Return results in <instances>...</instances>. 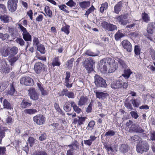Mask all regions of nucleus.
<instances>
[{
	"label": "nucleus",
	"instance_id": "nucleus-1",
	"mask_svg": "<svg viewBox=\"0 0 155 155\" xmlns=\"http://www.w3.org/2000/svg\"><path fill=\"white\" fill-rule=\"evenodd\" d=\"M128 86V82H126L124 79L121 77H120L117 80L113 81L111 84V87L114 89H126Z\"/></svg>",
	"mask_w": 155,
	"mask_h": 155
},
{
	"label": "nucleus",
	"instance_id": "nucleus-2",
	"mask_svg": "<svg viewBox=\"0 0 155 155\" xmlns=\"http://www.w3.org/2000/svg\"><path fill=\"white\" fill-rule=\"evenodd\" d=\"M101 61L105 63L106 64H108L110 67L108 71V73L114 72L118 67V64L115 62V60L113 58L107 57L101 60Z\"/></svg>",
	"mask_w": 155,
	"mask_h": 155
},
{
	"label": "nucleus",
	"instance_id": "nucleus-3",
	"mask_svg": "<svg viewBox=\"0 0 155 155\" xmlns=\"http://www.w3.org/2000/svg\"><path fill=\"white\" fill-rule=\"evenodd\" d=\"M136 149L138 153L142 154L144 152L148 151L149 149V146L147 142L142 140L137 143Z\"/></svg>",
	"mask_w": 155,
	"mask_h": 155
},
{
	"label": "nucleus",
	"instance_id": "nucleus-4",
	"mask_svg": "<svg viewBox=\"0 0 155 155\" xmlns=\"http://www.w3.org/2000/svg\"><path fill=\"white\" fill-rule=\"evenodd\" d=\"M79 145L78 142L75 140L71 144L68 145L64 146V147H68L70 148V149L67 151L66 155H73L74 153L76 150H79Z\"/></svg>",
	"mask_w": 155,
	"mask_h": 155
},
{
	"label": "nucleus",
	"instance_id": "nucleus-5",
	"mask_svg": "<svg viewBox=\"0 0 155 155\" xmlns=\"http://www.w3.org/2000/svg\"><path fill=\"white\" fill-rule=\"evenodd\" d=\"M34 70L37 74H39L47 71V67L41 62H36L34 64Z\"/></svg>",
	"mask_w": 155,
	"mask_h": 155
},
{
	"label": "nucleus",
	"instance_id": "nucleus-6",
	"mask_svg": "<svg viewBox=\"0 0 155 155\" xmlns=\"http://www.w3.org/2000/svg\"><path fill=\"white\" fill-rule=\"evenodd\" d=\"M95 62L92 58H88L84 62V66L88 73H90L93 70V65Z\"/></svg>",
	"mask_w": 155,
	"mask_h": 155
},
{
	"label": "nucleus",
	"instance_id": "nucleus-7",
	"mask_svg": "<svg viewBox=\"0 0 155 155\" xmlns=\"http://www.w3.org/2000/svg\"><path fill=\"white\" fill-rule=\"evenodd\" d=\"M128 14L126 13L120 15H117L115 18L117 21L121 25H126L129 23V21L127 20Z\"/></svg>",
	"mask_w": 155,
	"mask_h": 155
},
{
	"label": "nucleus",
	"instance_id": "nucleus-8",
	"mask_svg": "<svg viewBox=\"0 0 155 155\" xmlns=\"http://www.w3.org/2000/svg\"><path fill=\"white\" fill-rule=\"evenodd\" d=\"M33 120L36 124L41 125L45 123L46 118L42 114H37L33 117Z\"/></svg>",
	"mask_w": 155,
	"mask_h": 155
},
{
	"label": "nucleus",
	"instance_id": "nucleus-9",
	"mask_svg": "<svg viewBox=\"0 0 155 155\" xmlns=\"http://www.w3.org/2000/svg\"><path fill=\"white\" fill-rule=\"evenodd\" d=\"M51 125L53 126L54 128L53 129V132L56 133L58 132V134L59 135H64L65 133V131L64 129V127L59 125L58 123H53L51 124Z\"/></svg>",
	"mask_w": 155,
	"mask_h": 155
},
{
	"label": "nucleus",
	"instance_id": "nucleus-10",
	"mask_svg": "<svg viewBox=\"0 0 155 155\" xmlns=\"http://www.w3.org/2000/svg\"><path fill=\"white\" fill-rule=\"evenodd\" d=\"M20 83L22 85L31 86L34 84L33 79L29 77L25 76L22 77L20 79Z\"/></svg>",
	"mask_w": 155,
	"mask_h": 155
},
{
	"label": "nucleus",
	"instance_id": "nucleus-11",
	"mask_svg": "<svg viewBox=\"0 0 155 155\" xmlns=\"http://www.w3.org/2000/svg\"><path fill=\"white\" fill-rule=\"evenodd\" d=\"M95 83L97 87H105L107 85L106 81L99 75L96 74L95 77Z\"/></svg>",
	"mask_w": 155,
	"mask_h": 155
},
{
	"label": "nucleus",
	"instance_id": "nucleus-12",
	"mask_svg": "<svg viewBox=\"0 0 155 155\" xmlns=\"http://www.w3.org/2000/svg\"><path fill=\"white\" fill-rule=\"evenodd\" d=\"M101 25L102 27L105 30H107L109 31H113L114 30H117V27L116 25L109 23L105 21L102 22L101 23Z\"/></svg>",
	"mask_w": 155,
	"mask_h": 155
},
{
	"label": "nucleus",
	"instance_id": "nucleus-13",
	"mask_svg": "<svg viewBox=\"0 0 155 155\" xmlns=\"http://www.w3.org/2000/svg\"><path fill=\"white\" fill-rule=\"evenodd\" d=\"M129 131L130 133H143L144 132L145 130L142 129L136 124H132L130 127Z\"/></svg>",
	"mask_w": 155,
	"mask_h": 155
},
{
	"label": "nucleus",
	"instance_id": "nucleus-14",
	"mask_svg": "<svg viewBox=\"0 0 155 155\" xmlns=\"http://www.w3.org/2000/svg\"><path fill=\"white\" fill-rule=\"evenodd\" d=\"M29 96L30 98L33 100H37L38 99L39 94L36 91L35 88H30L28 90Z\"/></svg>",
	"mask_w": 155,
	"mask_h": 155
},
{
	"label": "nucleus",
	"instance_id": "nucleus-15",
	"mask_svg": "<svg viewBox=\"0 0 155 155\" xmlns=\"http://www.w3.org/2000/svg\"><path fill=\"white\" fill-rule=\"evenodd\" d=\"M11 70L12 68L6 63L3 64L0 66V72L3 74L9 73Z\"/></svg>",
	"mask_w": 155,
	"mask_h": 155
},
{
	"label": "nucleus",
	"instance_id": "nucleus-16",
	"mask_svg": "<svg viewBox=\"0 0 155 155\" xmlns=\"http://www.w3.org/2000/svg\"><path fill=\"white\" fill-rule=\"evenodd\" d=\"M18 1H8V8L11 12H15L17 8Z\"/></svg>",
	"mask_w": 155,
	"mask_h": 155
},
{
	"label": "nucleus",
	"instance_id": "nucleus-17",
	"mask_svg": "<svg viewBox=\"0 0 155 155\" xmlns=\"http://www.w3.org/2000/svg\"><path fill=\"white\" fill-rule=\"evenodd\" d=\"M87 119L86 117L78 116L73 120V123L74 124H77L80 126L84 124V122Z\"/></svg>",
	"mask_w": 155,
	"mask_h": 155
},
{
	"label": "nucleus",
	"instance_id": "nucleus-18",
	"mask_svg": "<svg viewBox=\"0 0 155 155\" xmlns=\"http://www.w3.org/2000/svg\"><path fill=\"white\" fill-rule=\"evenodd\" d=\"M122 45L127 51L130 52L132 50V46L131 43L127 40L123 41L121 42Z\"/></svg>",
	"mask_w": 155,
	"mask_h": 155
},
{
	"label": "nucleus",
	"instance_id": "nucleus-19",
	"mask_svg": "<svg viewBox=\"0 0 155 155\" xmlns=\"http://www.w3.org/2000/svg\"><path fill=\"white\" fill-rule=\"evenodd\" d=\"M31 102L28 99L26 98L23 99L20 104V107L22 109L28 108L32 105Z\"/></svg>",
	"mask_w": 155,
	"mask_h": 155
},
{
	"label": "nucleus",
	"instance_id": "nucleus-20",
	"mask_svg": "<svg viewBox=\"0 0 155 155\" xmlns=\"http://www.w3.org/2000/svg\"><path fill=\"white\" fill-rule=\"evenodd\" d=\"M88 100V98L86 96H81L78 102V105L80 106L84 105Z\"/></svg>",
	"mask_w": 155,
	"mask_h": 155
},
{
	"label": "nucleus",
	"instance_id": "nucleus-21",
	"mask_svg": "<svg viewBox=\"0 0 155 155\" xmlns=\"http://www.w3.org/2000/svg\"><path fill=\"white\" fill-rule=\"evenodd\" d=\"M99 69L101 72L103 74H106L107 71V65L105 63L100 61L99 63Z\"/></svg>",
	"mask_w": 155,
	"mask_h": 155
},
{
	"label": "nucleus",
	"instance_id": "nucleus-22",
	"mask_svg": "<svg viewBox=\"0 0 155 155\" xmlns=\"http://www.w3.org/2000/svg\"><path fill=\"white\" fill-rule=\"evenodd\" d=\"M74 102V101H70L66 102L63 107V109L64 110L67 112H69L71 110V108L70 106L71 105V102Z\"/></svg>",
	"mask_w": 155,
	"mask_h": 155
},
{
	"label": "nucleus",
	"instance_id": "nucleus-23",
	"mask_svg": "<svg viewBox=\"0 0 155 155\" xmlns=\"http://www.w3.org/2000/svg\"><path fill=\"white\" fill-rule=\"evenodd\" d=\"M94 93L95 94L96 97L99 99L105 98L108 95L107 93H104L103 92H99L96 91H94Z\"/></svg>",
	"mask_w": 155,
	"mask_h": 155
},
{
	"label": "nucleus",
	"instance_id": "nucleus-24",
	"mask_svg": "<svg viewBox=\"0 0 155 155\" xmlns=\"http://www.w3.org/2000/svg\"><path fill=\"white\" fill-rule=\"evenodd\" d=\"M51 64L52 66L53 67H54L56 66H59L61 64V63L58 57H55L53 58Z\"/></svg>",
	"mask_w": 155,
	"mask_h": 155
},
{
	"label": "nucleus",
	"instance_id": "nucleus-25",
	"mask_svg": "<svg viewBox=\"0 0 155 155\" xmlns=\"http://www.w3.org/2000/svg\"><path fill=\"white\" fill-rule=\"evenodd\" d=\"M71 107H73L74 110L77 114H79L82 112L81 109L77 106L74 102H71Z\"/></svg>",
	"mask_w": 155,
	"mask_h": 155
},
{
	"label": "nucleus",
	"instance_id": "nucleus-26",
	"mask_svg": "<svg viewBox=\"0 0 155 155\" xmlns=\"http://www.w3.org/2000/svg\"><path fill=\"white\" fill-rule=\"evenodd\" d=\"M141 16L143 21L145 22L148 23L150 20L149 16L145 12L142 13Z\"/></svg>",
	"mask_w": 155,
	"mask_h": 155
},
{
	"label": "nucleus",
	"instance_id": "nucleus-27",
	"mask_svg": "<svg viewBox=\"0 0 155 155\" xmlns=\"http://www.w3.org/2000/svg\"><path fill=\"white\" fill-rule=\"evenodd\" d=\"M10 16L6 15L4 14L1 15L0 16V18L2 21L4 23L9 22L10 21Z\"/></svg>",
	"mask_w": 155,
	"mask_h": 155
},
{
	"label": "nucleus",
	"instance_id": "nucleus-28",
	"mask_svg": "<svg viewBox=\"0 0 155 155\" xmlns=\"http://www.w3.org/2000/svg\"><path fill=\"white\" fill-rule=\"evenodd\" d=\"M155 28L154 25L152 23H150L148 24L147 31L148 33L152 34L154 32Z\"/></svg>",
	"mask_w": 155,
	"mask_h": 155
},
{
	"label": "nucleus",
	"instance_id": "nucleus-29",
	"mask_svg": "<svg viewBox=\"0 0 155 155\" xmlns=\"http://www.w3.org/2000/svg\"><path fill=\"white\" fill-rule=\"evenodd\" d=\"M23 39L26 41H31V36L30 33L27 32L24 34H22Z\"/></svg>",
	"mask_w": 155,
	"mask_h": 155
},
{
	"label": "nucleus",
	"instance_id": "nucleus-30",
	"mask_svg": "<svg viewBox=\"0 0 155 155\" xmlns=\"http://www.w3.org/2000/svg\"><path fill=\"white\" fill-rule=\"evenodd\" d=\"M132 73V72L130 71V69L128 68L124 70V74H122V76L126 79H127L129 78Z\"/></svg>",
	"mask_w": 155,
	"mask_h": 155
},
{
	"label": "nucleus",
	"instance_id": "nucleus-31",
	"mask_svg": "<svg viewBox=\"0 0 155 155\" xmlns=\"http://www.w3.org/2000/svg\"><path fill=\"white\" fill-rule=\"evenodd\" d=\"M9 48L10 56H14L17 53L18 48L17 47H13L12 48Z\"/></svg>",
	"mask_w": 155,
	"mask_h": 155
},
{
	"label": "nucleus",
	"instance_id": "nucleus-32",
	"mask_svg": "<svg viewBox=\"0 0 155 155\" xmlns=\"http://www.w3.org/2000/svg\"><path fill=\"white\" fill-rule=\"evenodd\" d=\"M24 113L26 114H33L37 112V110L35 109L31 108L25 109L24 110Z\"/></svg>",
	"mask_w": 155,
	"mask_h": 155
},
{
	"label": "nucleus",
	"instance_id": "nucleus-33",
	"mask_svg": "<svg viewBox=\"0 0 155 155\" xmlns=\"http://www.w3.org/2000/svg\"><path fill=\"white\" fill-rule=\"evenodd\" d=\"M80 7L83 9H85L90 6V2L89 1H83L80 3Z\"/></svg>",
	"mask_w": 155,
	"mask_h": 155
},
{
	"label": "nucleus",
	"instance_id": "nucleus-34",
	"mask_svg": "<svg viewBox=\"0 0 155 155\" xmlns=\"http://www.w3.org/2000/svg\"><path fill=\"white\" fill-rule=\"evenodd\" d=\"M11 86L10 88V89L8 91L7 93L8 94L13 96L14 95V93L15 91V88L14 87V82H13L11 84Z\"/></svg>",
	"mask_w": 155,
	"mask_h": 155
},
{
	"label": "nucleus",
	"instance_id": "nucleus-35",
	"mask_svg": "<svg viewBox=\"0 0 155 155\" xmlns=\"http://www.w3.org/2000/svg\"><path fill=\"white\" fill-rule=\"evenodd\" d=\"M128 146L125 144H122L120 147V150L123 153H126L128 151Z\"/></svg>",
	"mask_w": 155,
	"mask_h": 155
},
{
	"label": "nucleus",
	"instance_id": "nucleus-36",
	"mask_svg": "<svg viewBox=\"0 0 155 155\" xmlns=\"http://www.w3.org/2000/svg\"><path fill=\"white\" fill-rule=\"evenodd\" d=\"M95 125V122L93 120H91L87 126L86 129L88 130H92L93 129Z\"/></svg>",
	"mask_w": 155,
	"mask_h": 155
},
{
	"label": "nucleus",
	"instance_id": "nucleus-37",
	"mask_svg": "<svg viewBox=\"0 0 155 155\" xmlns=\"http://www.w3.org/2000/svg\"><path fill=\"white\" fill-rule=\"evenodd\" d=\"M124 36V35L121 32L120 30H118L114 35L115 38L117 41L118 40Z\"/></svg>",
	"mask_w": 155,
	"mask_h": 155
},
{
	"label": "nucleus",
	"instance_id": "nucleus-38",
	"mask_svg": "<svg viewBox=\"0 0 155 155\" xmlns=\"http://www.w3.org/2000/svg\"><path fill=\"white\" fill-rule=\"evenodd\" d=\"M44 10L45 13L49 17L51 18L52 17V12L48 6H46Z\"/></svg>",
	"mask_w": 155,
	"mask_h": 155
},
{
	"label": "nucleus",
	"instance_id": "nucleus-39",
	"mask_svg": "<svg viewBox=\"0 0 155 155\" xmlns=\"http://www.w3.org/2000/svg\"><path fill=\"white\" fill-rule=\"evenodd\" d=\"M4 108L8 109H11L12 106L10 103L6 99H5L3 102Z\"/></svg>",
	"mask_w": 155,
	"mask_h": 155
},
{
	"label": "nucleus",
	"instance_id": "nucleus-40",
	"mask_svg": "<svg viewBox=\"0 0 155 155\" xmlns=\"http://www.w3.org/2000/svg\"><path fill=\"white\" fill-rule=\"evenodd\" d=\"M74 61V58H72L71 59L68 60L66 64L67 67L69 69H71L73 67V63Z\"/></svg>",
	"mask_w": 155,
	"mask_h": 155
},
{
	"label": "nucleus",
	"instance_id": "nucleus-41",
	"mask_svg": "<svg viewBox=\"0 0 155 155\" xmlns=\"http://www.w3.org/2000/svg\"><path fill=\"white\" fill-rule=\"evenodd\" d=\"M37 47V50L39 51L41 53L44 54L45 53V48L43 45L40 44Z\"/></svg>",
	"mask_w": 155,
	"mask_h": 155
},
{
	"label": "nucleus",
	"instance_id": "nucleus-42",
	"mask_svg": "<svg viewBox=\"0 0 155 155\" xmlns=\"http://www.w3.org/2000/svg\"><path fill=\"white\" fill-rule=\"evenodd\" d=\"M70 28V26L68 25H66L63 26L61 28V31L64 32L66 34L68 35L69 34L70 31L69 29Z\"/></svg>",
	"mask_w": 155,
	"mask_h": 155
},
{
	"label": "nucleus",
	"instance_id": "nucleus-43",
	"mask_svg": "<svg viewBox=\"0 0 155 155\" xmlns=\"http://www.w3.org/2000/svg\"><path fill=\"white\" fill-rule=\"evenodd\" d=\"M58 7L60 9L63 11L64 12L68 13L69 11H68V8L64 5H58Z\"/></svg>",
	"mask_w": 155,
	"mask_h": 155
},
{
	"label": "nucleus",
	"instance_id": "nucleus-44",
	"mask_svg": "<svg viewBox=\"0 0 155 155\" xmlns=\"http://www.w3.org/2000/svg\"><path fill=\"white\" fill-rule=\"evenodd\" d=\"M131 140L133 142H136L137 141H139L140 142L142 140V138L137 135H135L131 137Z\"/></svg>",
	"mask_w": 155,
	"mask_h": 155
},
{
	"label": "nucleus",
	"instance_id": "nucleus-45",
	"mask_svg": "<svg viewBox=\"0 0 155 155\" xmlns=\"http://www.w3.org/2000/svg\"><path fill=\"white\" fill-rule=\"evenodd\" d=\"M8 29L9 32L11 33V35L12 36H14L16 33V28L13 27H8Z\"/></svg>",
	"mask_w": 155,
	"mask_h": 155
},
{
	"label": "nucleus",
	"instance_id": "nucleus-46",
	"mask_svg": "<svg viewBox=\"0 0 155 155\" xmlns=\"http://www.w3.org/2000/svg\"><path fill=\"white\" fill-rule=\"evenodd\" d=\"M95 8L93 5H92L91 7L87 10L86 12L84 15L87 16V17L88 18L89 15L93 12Z\"/></svg>",
	"mask_w": 155,
	"mask_h": 155
},
{
	"label": "nucleus",
	"instance_id": "nucleus-47",
	"mask_svg": "<svg viewBox=\"0 0 155 155\" xmlns=\"http://www.w3.org/2000/svg\"><path fill=\"white\" fill-rule=\"evenodd\" d=\"M85 54L86 55L89 56H97V54L93 52H92L90 50H87L85 53Z\"/></svg>",
	"mask_w": 155,
	"mask_h": 155
},
{
	"label": "nucleus",
	"instance_id": "nucleus-48",
	"mask_svg": "<svg viewBox=\"0 0 155 155\" xmlns=\"http://www.w3.org/2000/svg\"><path fill=\"white\" fill-rule=\"evenodd\" d=\"M130 101L134 107H139L140 103L137 101V99L134 98L131 99Z\"/></svg>",
	"mask_w": 155,
	"mask_h": 155
},
{
	"label": "nucleus",
	"instance_id": "nucleus-49",
	"mask_svg": "<svg viewBox=\"0 0 155 155\" xmlns=\"http://www.w3.org/2000/svg\"><path fill=\"white\" fill-rule=\"evenodd\" d=\"M141 49L137 45H136L134 47V53L137 55H140V53Z\"/></svg>",
	"mask_w": 155,
	"mask_h": 155
},
{
	"label": "nucleus",
	"instance_id": "nucleus-50",
	"mask_svg": "<svg viewBox=\"0 0 155 155\" xmlns=\"http://www.w3.org/2000/svg\"><path fill=\"white\" fill-rule=\"evenodd\" d=\"M15 41L16 43L19 44L21 46H23L25 45V42L21 38H17L15 40Z\"/></svg>",
	"mask_w": 155,
	"mask_h": 155
},
{
	"label": "nucleus",
	"instance_id": "nucleus-51",
	"mask_svg": "<svg viewBox=\"0 0 155 155\" xmlns=\"http://www.w3.org/2000/svg\"><path fill=\"white\" fill-rule=\"evenodd\" d=\"M35 139L33 137H29L28 141L30 146L31 147L34 145L35 142Z\"/></svg>",
	"mask_w": 155,
	"mask_h": 155
},
{
	"label": "nucleus",
	"instance_id": "nucleus-52",
	"mask_svg": "<svg viewBox=\"0 0 155 155\" xmlns=\"http://www.w3.org/2000/svg\"><path fill=\"white\" fill-rule=\"evenodd\" d=\"M93 101H91L90 103L86 108V112L87 113H89L91 112L92 110V106L93 105L92 103H93Z\"/></svg>",
	"mask_w": 155,
	"mask_h": 155
},
{
	"label": "nucleus",
	"instance_id": "nucleus-53",
	"mask_svg": "<svg viewBox=\"0 0 155 155\" xmlns=\"http://www.w3.org/2000/svg\"><path fill=\"white\" fill-rule=\"evenodd\" d=\"M108 6V4L107 2H105L104 3L102 4L100 8V11L103 13L104 12V10L107 8Z\"/></svg>",
	"mask_w": 155,
	"mask_h": 155
},
{
	"label": "nucleus",
	"instance_id": "nucleus-54",
	"mask_svg": "<svg viewBox=\"0 0 155 155\" xmlns=\"http://www.w3.org/2000/svg\"><path fill=\"white\" fill-rule=\"evenodd\" d=\"M125 106L128 109L130 110H133L131 104L129 102L126 101L124 103Z\"/></svg>",
	"mask_w": 155,
	"mask_h": 155
},
{
	"label": "nucleus",
	"instance_id": "nucleus-55",
	"mask_svg": "<svg viewBox=\"0 0 155 155\" xmlns=\"http://www.w3.org/2000/svg\"><path fill=\"white\" fill-rule=\"evenodd\" d=\"M149 52L152 60H155V51L154 50L153 48H150L149 50Z\"/></svg>",
	"mask_w": 155,
	"mask_h": 155
},
{
	"label": "nucleus",
	"instance_id": "nucleus-56",
	"mask_svg": "<svg viewBox=\"0 0 155 155\" xmlns=\"http://www.w3.org/2000/svg\"><path fill=\"white\" fill-rule=\"evenodd\" d=\"M40 42L38 38L37 37H34L33 40V45L36 46L37 47L38 45Z\"/></svg>",
	"mask_w": 155,
	"mask_h": 155
},
{
	"label": "nucleus",
	"instance_id": "nucleus-57",
	"mask_svg": "<svg viewBox=\"0 0 155 155\" xmlns=\"http://www.w3.org/2000/svg\"><path fill=\"white\" fill-rule=\"evenodd\" d=\"M18 26L21 31L22 32V34H24L28 32L26 28L24 27L21 24H18Z\"/></svg>",
	"mask_w": 155,
	"mask_h": 155
},
{
	"label": "nucleus",
	"instance_id": "nucleus-58",
	"mask_svg": "<svg viewBox=\"0 0 155 155\" xmlns=\"http://www.w3.org/2000/svg\"><path fill=\"white\" fill-rule=\"evenodd\" d=\"M47 134L45 132L43 133L39 137V140L41 141L45 140L47 138Z\"/></svg>",
	"mask_w": 155,
	"mask_h": 155
},
{
	"label": "nucleus",
	"instance_id": "nucleus-59",
	"mask_svg": "<svg viewBox=\"0 0 155 155\" xmlns=\"http://www.w3.org/2000/svg\"><path fill=\"white\" fill-rule=\"evenodd\" d=\"M66 5L71 7H74L76 5V3L73 2V1H68V2L66 3Z\"/></svg>",
	"mask_w": 155,
	"mask_h": 155
},
{
	"label": "nucleus",
	"instance_id": "nucleus-60",
	"mask_svg": "<svg viewBox=\"0 0 155 155\" xmlns=\"http://www.w3.org/2000/svg\"><path fill=\"white\" fill-rule=\"evenodd\" d=\"M68 92V90L67 88H64L61 91V93L59 94V96L60 97H63L65 95L66 97Z\"/></svg>",
	"mask_w": 155,
	"mask_h": 155
},
{
	"label": "nucleus",
	"instance_id": "nucleus-61",
	"mask_svg": "<svg viewBox=\"0 0 155 155\" xmlns=\"http://www.w3.org/2000/svg\"><path fill=\"white\" fill-rule=\"evenodd\" d=\"M2 55L4 57H7L9 54L10 55L9 48H8L6 49L5 51H3L2 53Z\"/></svg>",
	"mask_w": 155,
	"mask_h": 155
},
{
	"label": "nucleus",
	"instance_id": "nucleus-62",
	"mask_svg": "<svg viewBox=\"0 0 155 155\" xmlns=\"http://www.w3.org/2000/svg\"><path fill=\"white\" fill-rule=\"evenodd\" d=\"M9 36L8 35L7 33L3 34L2 33H0V38L3 40H5L8 38Z\"/></svg>",
	"mask_w": 155,
	"mask_h": 155
},
{
	"label": "nucleus",
	"instance_id": "nucleus-63",
	"mask_svg": "<svg viewBox=\"0 0 155 155\" xmlns=\"http://www.w3.org/2000/svg\"><path fill=\"white\" fill-rule=\"evenodd\" d=\"M36 58L38 59H39L41 60H42L44 61H46V58L45 56H41L40 54H37L36 56Z\"/></svg>",
	"mask_w": 155,
	"mask_h": 155
},
{
	"label": "nucleus",
	"instance_id": "nucleus-64",
	"mask_svg": "<svg viewBox=\"0 0 155 155\" xmlns=\"http://www.w3.org/2000/svg\"><path fill=\"white\" fill-rule=\"evenodd\" d=\"M115 134L114 131L113 130H109L106 133L105 136H112L114 135Z\"/></svg>",
	"mask_w": 155,
	"mask_h": 155
}]
</instances>
